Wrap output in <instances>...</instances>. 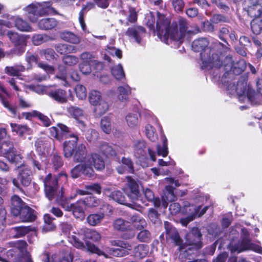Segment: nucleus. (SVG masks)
Instances as JSON below:
<instances>
[{"instance_id": "1", "label": "nucleus", "mask_w": 262, "mask_h": 262, "mask_svg": "<svg viewBox=\"0 0 262 262\" xmlns=\"http://www.w3.org/2000/svg\"><path fill=\"white\" fill-rule=\"evenodd\" d=\"M158 19L156 24V32L159 38L166 44L169 41H175L178 45L182 43L183 38L187 32V23L186 19L180 18L179 20V31L176 24H172L165 16L157 13Z\"/></svg>"}, {"instance_id": "2", "label": "nucleus", "mask_w": 262, "mask_h": 262, "mask_svg": "<svg viewBox=\"0 0 262 262\" xmlns=\"http://www.w3.org/2000/svg\"><path fill=\"white\" fill-rule=\"evenodd\" d=\"M208 45L207 38H198L193 41L192 48L194 52H201L202 69L209 70L213 68L219 69L222 66L223 62L215 50L207 48Z\"/></svg>"}, {"instance_id": "3", "label": "nucleus", "mask_w": 262, "mask_h": 262, "mask_svg": "<svg viewBox=\"0 0 262 262\" xmlns=\"http://www.w3.org/2000/svg\"><path fill=\"white\" fill-rule=\"evenodd\" d=\"M50 131L52 136L58 139L63 137L70 139L64 143L63 152L65 157H71L73 149L77 144L78 135L72 132L68 126L62 124H58L57 126L51 127Z\"/></svg>"}, {"instance_id": "4", "label": "nucleus", "mask_w": 262, "mask_h": 262, "mask_svg": "<svg viewBox=\"0 0 262 262\" xmlns=\"http://www.w3.org/2000/svg\"><path fill=\"white\" fill-rule=\"evenodd\" d=\"M232 84L231 90L232 91H235L240 101L244 102L245 99H247L253 104H260L262 96V79H258L256 83L258 94L256 93L249 85H247L244 82H238L236 85H234V83Z\"/></svg>"}, {"instance_id": "5", "label": "nucleus", "mask_w": 262, "mask_h": 262, "mask_svg": "<svg viewBox=\"0 0 262 262\" xmlns=\"http://www.w3.org/2000/svg\"><path fill=\"white\" fill-rule=\"evenodd\" d=\"M224 70L226 71L222 76V82L226 86L227 90L230 91V93H234L235 91H232L231 88L232 84L234 83L235 85V81H230L227 80V78L232 79L233 75H238L241 74L246 68V62L244 59H240L236 62H234L232 57L227 56L224 61Z\"/></svg>"}, {"instance_id": "6", "label": "nucleus", "mask_w": 262, "mask_h": 262, "mask_svg": "<svg viewBox=\"0 0 262 262\" xmlns=\"http://www.w3.org/2000/svg\"><path fill=\"white\" fill-rule=\"evenodd\" d=\"M241 235V242H239L237 244L231 243L230 248L232 252L241 253L245 251L252 250L258 253H262L261 247L251 242L249 233L247 229L245 228L242 229Z\"/></svg>"}, {"instance_id": "7", "label": "nucleus", "mask_w": 262, "mask_h": 262, "mask_svg": "<svg viewBox=\"0 0 262 262\" xmlns=\"http://www.w3.org/2000/svg\"><path fill=\"white\" fill-rule=\"evenodd\" d=\"M50 2L32 4L25 8L27 12V16L29 20L35 23L38 16H41L49 12L51 7Z\"/></svg>"}, {"instance_id": "8", "label": "nucleus", "mask_w": 262, "mask_h": 262, "mask_svg": "<svg viewBox=\"0 0 262 262\" xmlns=\"http://www.w3.org/2000/svg\"><path fill=\"white\" fill-rule=\"evenodd\" d=\"M87 248L89 251L92 253H97L99 255H103L105 257H110V256L116 257H123L128 254L126 248H106L105 252L102 251L95 245L91 243H87Z\"/></svg>"}, {"instance_id": "9", "label": "nucleus", "mask_w": 262, "mask_h": 262, "mask_svg": "<svg viewBox=\"0 0 262 262\" xmlns=\"http://www.w3.org/2000/svg\"><path fill=\"white\" fill-rule=\"evenodd\" d=\"M85 164L91 177L94 175L93 167L97 170H102L105 167V162L103 158L96 153L88 155L85 161Z\"/></svg>"}, {"instance_id": "10", "label": "nucleus", "mask_w": 262, "mask_h": 262, "mask_svg": "<svg viewBox=\"0 0 262 262\" xmlns=\"http://www.w3.org/2000/svg\"><path fill=\"white\" fill-rule=\"evenodd\" d=\"M42 182L46 197L49 200H53L56 193L58 187L57 179L55 176L49 173L44 179H42Z\"/></svg>"}, {"instance_id": "11", "label": "nucleus", "mask_w": 262, "mask_h": 262, "mask_svg": "<svg viewBox=\"0 0 262 262\" xmlns=\"http://www.w3.org/2000/svg\"><path fill=\"white\" fill-rule=\"evenodd\" d=\"M59 204L65 210L72 211L73 215L76 218L83 219L84 217V202L79 200L74 204H68L61 200Z\"/></svg>"}, {"instance_id": "12", "label": "nucleus", "mask_w": 262, "mask_h": 262, "mask_svg": "<svg viewBox=\"0 0 262 262\" xmlns=\"http://www.w3.org/2000/svg\"><path fill=\"white\" fill-rule=\"evenodd\" d=\"M202 234L198 228H193L191 232L186 235V244L190 247L188 249L199 250L202 247Z\"/></svg>"}, {"instance_id": "13", "label": "nucleus", "mask_w": 262, "mask_h": 262, "mask_svg": "<svg viewBox=\"0 0 262 262\" xmlns=\"http://www.w3.org/2000/svg\"><path fill=\"white\" fill-rule=\"evenodd\" d=\"M127 185L124 188V192L132 201L135 203L140 197L139 185L137 182L130 177H127Z\"/></svg>"}, {"instance_id": "14", "label": "nucleus", "mask_w": 262, "mask_h": 262, "mask_svg": "<svg viewBox=\"0 0 262 262\" xmlns=\"http://www.w3.org/2000/svg\"><path fill=\"white\" fill-rule=\"evenodd\" d=\"M185 207H186V212L190 213V215L182 220V224L185 226H186L189 222L193 220L196 216H201L203 215L208 208V206H206L200 211L201 209V206L196 207L193 205H188V206L185 205Z\"/></svg>"}, {"instance_id": "15", "label": "nucleus", "mask_w": 262, "mask_h": 262, "mask_svg": "<svg viewBox=\"0 0 262 262\" xmlns=\"http://www.w3.org/2000/svg\"><path fill=\"white\" fill-rule=\"evenodd\" d=\"M7 36L9 39L15 45V52L18 55L22 54L25 51L26 41L25 38L16 32L9 31L7 33Z\"/></svg>"}, {"instance_id": "16", "label": "nucleus", "mask_w": 262, "mask_h": 262, "mask_svg": "<svg viewBox=\"0 0 262 262\" xmlns=\"http://www.w3.org/2000/svg\"><path fill=\"white\" fill-rule=\"evenodd\" d=\"M16 149L10 140L5 141L0 146V155L7 157L12 161H15L18 156L15 155Z\"/></svg>"}, {"instance_id": "17", "label": "nucleus", "mask_w": 262, "mask_h": 262, "mask_svg": "<svg viewBox=\"0 0 262 262\" xmlns=\"http://www.w3.org/2000/svg\"><path fill=\"white\" fill-rule=\"evenodd\" d=\"M248 4L247 12L251 17H259L262 14V0H247Z\"/></svg>"}, {"instance_id": "18", "label": "nucleus", "mask_w": 262, "mask_h": 262, "mask_svg": "<svg viewBox=\"0 0 262 262\" xmlns=\"http://www.w3.org/2000/svg\"><path fill=\"white\" fill-rule=\"evenodd\" d=\"M18 168H19L18 180L23 186L28 187L32 181L31 170L26 165H21L20 166H18Z\"/></svg>"}, {"instance_id": "19", "label": "nucleus", "mask_w": 262, "mask_h": 262, "mask_svg": "<svg viewBox=\"0 0 262 262\" xmlns=\"http://www.w3.org/2000/svg\"><path fill=\"white\" fill-rule=\"evenodd\" d=\"M73 156V160L76 162H80L82 164H85L88 155L87 154L86 148L84 144H80L73 149L71 157Z\"/></svg>"}, {"instance_id": "20", "label": "nucleus", "mask_w": 262, "mask_h": 262, "mask_svg": "<svg viewBox=\"0 0 262 262\" xmlns=\"http://www.w3.org/2000/svg\"><path fill=\"white\" fill-rule=\"evenodd\" d=\"M126 34L135 39L137 43H140L142 38L145 36V29L141 26H135L128 28L126 32Z\"/></svg>"}, {"instance_id": "21", "label": "nucleus", "mask_w": 262, "mask_h": 262, "mask_svg": "<svg viewBox=\"0 0 262 262\" xmlns=\"http://www.w3.org/2000/svg\"><path fill=\"white\" fill-rule=\"evenodd\" d=\"M47 94L54 100L58 103H63L67 101V92L62 89H58L47 92Z\"/></svg>"}, {"instance_id": "22", "label": "nucleus", "mask_w": 262, "mask_h": 262, "mask_svg": "<svg viewBox=\"0 0 262 262\" xmlns=\"http://www.w3.org/2000/svg\"><path fill=\"white\" fill-rule=\"evenodd\" d=\"M33 230V228L31 226H17L10 229V234L12 237L19 238L25 236Z\"/></svg>"}, {"instance_id": "23", "label": "nucleus", "mask_w": 262, "mask_h": 262, "mask_svg": "<svg viewBox=\"0 0 262 262\" xmlns=\"http://www.w3.org/2000/svg\"><path fill=\"white\" fill-rule=\"evenodd\" d=\"M19 212L18 215L22 222H32L35 219L33 210L27 205L23 207Z\"/></svg>"}, {"instance_id": "24", "label": "nucleus", "mask_w": 262, "mask_h": 262, "mask_svg": "<svg viewBox=\"0 0 262 262\" xmlns=\"http://www.w3.org/2000/svg\"><path fill=\"white\" fill-rule=\"evenodd\" d=\"M11 212L14 216L19 214V211L26 205L17 195H14L11 197Z\"/></svg>"}, {"instance_id": "25", "label": "nucleus", "mask_w": 262, "mask_h": 262, "mask_svg": "<svg viewBox=\"0 0 262 262\" xmlns=\"http://www.w3.org/2000/svg\"><path fill=\"white\" fill-rule=\"evenodd\" d=\"M54 48L57 53L61 55L76 53L78 50L76 47L66 43H57Z\"/></svg>"}, {"instance_id": "26", "label": "nucleus", "mask_w": 262, "mask_h": 262, "mask_svg": "<svg viewBox=\"0 0 262 262\" xmlns=\"http://www.w3.org/2000/svg\"><path fill=\"white\" fill-rule=\"evenodd\" d=\"M71 174L73 178H77L81 174L91 178V175L88 171L85 164L80 163L75 166L71 170Z\"/></svg>"}, {"instance_id": "27", "label": "nucleus", "mask_w": 262, "mask_h": 262, "mask_svg": "<svg viewBox=\"0 0 262 262\" xmlns=\"http://www.w3.org/2000/svg\"><path fill=\"white\" fill-rule=\"evenodd\" d=\"M57 25V21L53 18H43L40 20L38 26L40 29L48 30H51Z\"/></svg>"}, {"instance_id": "28", "label": "nucleus", "mask_w": 262, "mask_h": 262, "mask_svg": "<svg viewBox=\"0 0 262 262\" xmlns=\"http://www.w3.org/2000/svg\"><path fill=\"white\" fill-rule=\"evenodd\" d=\"M60 37L66 41L73 44H78L80 42L79 36L70 31H64L60 34Z\"/></svg>"}, {"instance_id": "29", "label": "nucleus", "mask_w": 262, "mask_h": 262, "mask_svg": "<svg viewBox=\"0 0 262 262\" xmlns=\"http://www.w3.org/2000/svg\"><path fill=\"white\" fill-rule=\"evenodd\" d=\"M78 126L81 129V131L84 133L87 140L92 141L93 140V137H97V132L95 130L88 128L84 121H79Z\"/></svg>"}, {"instance_id": "30", "label": "nucleus", "mask_w": 262, "mask_h": 262, "mask_svg": "<svg viewBox=\"0 0 262 262\" xmlns=\"http://www.w3.org/2000/svg\"><path fill=\"white\" fill-rule=\"evenodd\" d=\"M99 149L100 151L106 157H114L117 152H119L116 150V146H112L106 143H102L99 147Z\"/></svg>"}, {"instance_id": "31", "label": "nucleus", "mask_w": 262, "mask_h": 262, "mask_svg": "<svg viewBox=\"0 0 262 262\" xmlns=\"http://www.w3.org/2000/svg\"><path fill=\"white\" fill-rule=\"evenodd\" d=\"M130 221L134 227L138 230L144 228L147 226L146 221L137 214L133 215L130 218Z\"/></svg>"}, {"instance_id": "32", "label": "nucleus", "mask_w": 262, "mask_h": 262, "mask_svg": "<svg viewBox=\"0 0 262 262\" xmlns=\"http://www.w3.org/2000/svg\"><path fill=\"white\" fill-rule=\"evenodd\" d=\"M113 227L115 229L121 231H127L131 229L130 223L121 218L117 219L114 222Z\"/></svg>"}, {"instance_id": "33", "label": "nucleus", "mask_w": 262, "mask_h": 262, "mask_svg": "<svg viewBox=\"0 0 262 262\" xmlns=\"http://www.w3.org/2000/svg\"><path fill=\"white\" fill-rule=\"evenodd\" d=\"M149 247L147 245L139 244L134 249V253L136 257L142 258L148 253Z\"/></svg>"}, {"instance_id": "34", "label": "nucleus", "mask_w": 262, "mask_h": 262, "mask_svg": "<svg viewBox=\"0 0 262 262\" xmlns=\"http://www.w3.org/2000/svg\"><path fill=\"white\" fill-rule=\"evenodd\" d=\"M94 106H95L94 108L95 113L99 116H101L106 113L109 108V104L104 99L98 102V104Z\"/></svg>"}, {"instance_id": "35", "label": "nucleus", "mask_w": 262, "mask_h": 262, "mask_svg": "<svg viewBox=\"0 0 262 262\" xmlns=\"http://www.w3.org/2000/svg\"><path fill=\"white\" fill-rule=\"evenodd\" d=\"M110 199L121 204H128L125 196L119 190H115L108 195Z\"/></svg>"}, {"instance_id": "36", "label": "nucleus", "mask_w": 262, "mask_h": 262, "mask_svg": "<svg viewBox=\"0 0 262 262\" xmlns=\"http://www.w3.org/2000/svg\"><path fill=\"white\" fill-rule=\"evenodd\" d=\"M67 112L69 114L77 120L78 123L79 121H81L79 118L84 116L83 111L81 108L75 106H71L68 107Z\"/></svg>"}, {"instance_id": "37", "label": "nucleus", "mask_w": 262, "mask_h": 262, "mask_svg": "<svg viewBox=\"0 0 262 262\" xmlns=\"http://www.w3.org/2000/svg\"><path fill=\"white\" fill-rule=\"evenodd\" d=\"M103 99L101 92L98 91L92 90L89 93V102L93 106L98 104Z\"/></svg>"}, {"instance_id": "38", "label": "nucleus", "mask_w": 262, "mask_h": 262, "mask_svg": "<svg viewBox=\"0 0 262 262\" xmlns=\"http://www.w3.org/2000/svg\"><path fill=\"white\" fill-rule=\"evenodd\" d=\"M25 68L23 66L17 65L12 67H6L5 68L6 73L13 76H19L20 72H24Z\"/></svg>"}, {"instance_id": "39", "label": "nucleus", "mask_w": 262, "mask_h": 262, "mask_svg": "<svg viewBox=\"0 0 262 262\" xmlns=\"http://www.w3.org/2000/svg\"><path fill=\"white\" fill-rule=\"evenodd\" d=\"M165 227L167 235H168L169 238L172 239L177 244H178L180 241V236L176 228L169 227L168 223L167 222H165Z\"/></svg>"}, {"instance_id": "40", "label": "nucleus", "mask_w": 262, "mask_h": 262, "mask_svg": "<svg viewBox=\"0 0 262 262\" xmlns=\"http://www.w3.org/2000/svg\"><path fill=\"white\" fill-rule=\"evenodd\" d=\"M80 59L84 63H89L94 64L97 66L101 65V62L94 59V55L90 52H85L82 53L80 56Z\"/></svg>"}, {"instance_id": "41", "label": "nucleus", "mask_w": 262, "mask_h": 262, "mask_svg": "<svg viewBox=\"0 0 262 262\" xmlns=\"http://www.w3.org/2000/svg\"><path fill=\"white\" fill-rule=\"evenodd\" d=\"M94 7L95 5L93 3H89L85 6H83L79 13V21L83 31H85L86 29V25L84 21L83 14Z\"/></svg>"}, {"instance_id": "42", "label": "nucleus", "mask_w": 262, "mask_h": 262, "mask_svg": "<svg viewBox=\"0 0 262 262\" xmlns=\"http://www.w3.org/2000/svg\"><path fill=\"white\" fill-rule=\"evenodd\" d=\"M15 26L21 31L29 32L32 31L31 27L28 23L19 17L15 19Z\"/></svg>"}, {"instance_id": "43", "label": "nucleus", "mask_w": 262, "mask_h": 262, "mask_svg": "<svg viewBox=\"0 0 262 262\" xmlns=\"http://www.w3.org/2000/svg\"><path fill=\"white\" fill-rule=\"evenodd\" d=\"M119 95L118 96V99L122 101H126L128 99V96L130 93V89L128 85H125L124 86H119L118 88Z\"/></svg>"}, {"instance_id": "44", "label": "nucleus", "mask_w": 262, "mask_h": 262, "mask_svg": "<svg viewBox=\"0 0 262 262\" xmlns=\"http://www.w3.org/2000/svg\"><path fill=\"white\" fill-rule=\"evenodd\" d=\"M35 145L39 152L45 154L46 152H48L50 144L46 140L38 139L35 141Z\"/></svg>"}, {"instance_id": "45", "label": "nucleus", "mask_w": 262, "mask_h": 262, "mask_svg": "<svg viewBox=\"0 0 262 262\" xmlns=\"http://www.w3.org/2000/svg\"><path fill=\"white\" fill-rule=\"evenodd\" d=\"M12 131L16 132L20 136H23L29 130V128L25 125H19L16 123H11L10 124Z\"/></svg>"}, {"instance_id": "46", "label": "nucleus", "mask_w": 262, "mask_h": 262, "mask_svg": "<svg viewBox=\"0 0 262 262\" xmlns=\"http://www.w3.org/2000/svg\"><path fill=\"white\" fill-rule=\"evenodd\" d=\"M104 218L103 213L90 214L87 218L88 223L92 226H95L99 224Z\"/></svg>"}, {"instance_id": "47", "label": "nucleus", "mask_w": 262, "mask_h": 262, "mask_svg": "<svg viewBox=\"0 0 262 262\" xmlns=\"http://www.w3.org/2000/svg\"><path fill=\"white\" fill-rule=\"evenodd\" d=\"M112 74L113 76L117 80H121L125 78V73L121 64H119L112 68Z\"/></svg>"}, {"instance_id": "48", "label": "nucleus", "mask_w": 262, "mask_h": 262, "mask_svg": "<svg viewBox=\"0 0 262 262\" xmlns=\"http://www.w3.org/2000/svg\"><path fill=\"white\" fill-rule=\"evenodd\" d=\"M145 133L147 137L151 142H155L158 139V135L156 133L155 129L151 125H146Z\"/></svg>"}, {"instance_id": "49", "label": "nucleus", "mask_w": 262, "mask_h": 262, "mask_svg": "<svg viewBox=\"0 0 262 262\" xmlns=\"http://www.w3.org/2000/svg\"><path fill=\"white\" fill-rule=\"evenodd\" d=\"M32 42L35 46H38L49 40V36L46 34H37L32 36Z\"/></svg>"}, {"instance_id": "50", "label": "nucleus", "mask_w": 262, "mask_h": 262, "mask_svg": "<svg viewBox=\"0 0 262 262\" xmlns=\"http://www.w3.org/2000/svg\"><path fill=\"white\" fill-rule=\"evenodd\" d=\"M38 53L41 56H44L45 59L47 60L51 61L55 58V53L52 49L48 48L40 50Z\"/></svg>"}, {"instance_id": "51", "label": "nucleus", "mask_w": 262, "mask_h": 262, "mask_svg": "<svg viewBox=\"0 0 262 262\" xmlns=\"http://www.w3.org/2000/svg\"><path fill=\"white\" fill-rule=\"evenodd\" d=\"M63 63L68 66L76 65L79 61L78 58L75 55H64L62 58Z\"/></svg>"}, {"instance_id": "52", "label": "nucleus", "mask_w": 262, "mask_h": 262, "mask_svg": "<svg viewBox=\"0 0 262 262\" xmlns=\"http://www.w3.org/2000/svg\"><path fill=\"white\" fill-rule=\"evenodd\" d=\"M101 128L106 134H110L111 132L112 126L111 119L108 117H104L101 120Z\"/></svg>"}, {"instance_id": "53", "label": "nucleus", "mask_w": 262, "mask_h": 262, "mask_svg": "<svg viewBox=\"0 0 262 262\" xmlns=\"http://www.w3.org/2000/svg\"><path fill=\"white\" fill-rule=\"evenodd\" d=\"M146 147L145 142L143 140H139L134 143V150L139 156L143 155Z\"/></svg>"}, {"instance_id": "54", "label": "nucleus", "mask_w": 262, "mask_h": 262, "mask_svg": "<svg viewBox=\"0 0 262 262\" xmlns=\"http://www.w3.org/2000/svg\"><path fill=\"white\" fill-rule=\"evenodd\" d=\"M126 121L130 127H134L137 126L138 123L137 114H128L126 117Z\"/></svg>"}, {"instance_id": "55", "label": "nucleus", "mask_w": 262, "mask_h": 262, "mask_svg": "<svg viewBox=\"0 0 262 262\" xmlns=\"http://www.w3.org/2000/svg\"><path fill=\"white\" fill-rule=\"evenodd\" d=\"M251 28L254 34H260L262 30L261 21L258 19H253L251 22Z\"/></svg>"}, {"instance_id": "56", "label": "nucleus", "mask_w": 262, "mask_h": 262, "mask_svg": "<svg viewBox=\"0 0 262 262\" xmlns=\"http://www.w3.org/2000/svg\"><path fill=\"white\" fill-rule=\"evenodd\" d=\"M75 92L77 97L80 99H83L86 96V90L85 88L80 84H78L75 88Z\"/></svg>"}, {"instance_id": "57", "label": "nucleus", "mask_w": 262, "mask_h": 262, "mask_svg": "<svg viewBox=\"0 0 262 262\" xmlns=\"http://www.w3.org/2000/svg\"><path fill=\"white\" fill-rule=\"evenodd\" d=\"M84 202V206L89 207H94L98 206L100 201L94 196H90L82 200Z\"/></svg>"}, {"instance_id": "58", "label": "nucleus", "mask_w": 262, "mask_h": 262, "mask_svg": "<svg viewBox=\"0 0 262 262\" xmlns=\"http://www.w3.org/2000/svg\"><path fill=\"white\" fill-rule=\"evenodd\" d=\"M167 139L164 136L163 141V146L161 147L160 145H157V152L159 155H161L163 157H166L168 153Z\"/></svg>"}, {"instance_id": "59", "label": "nucleus", "mask_w": 262, "mask_h": 262, "mask_svg": "<svg viewBox=\"0 0 262 262\" xmlns=\"http://www.w3.org/2000/svg\"><path fill=\"white\" fill-rule=\"evenodd\" d=\"M85 188L88 190L89 193L95 192L99 194L101 192V187L100 184L98 183L86 185L85 186Z\"/></svg>"}, {"instance_id": "60", "label": "nucleus", "mask_w": 262, "mask_h": 262, "mask_svg": "<svg viewBox=\"0 0 262 262\" xmlns=\"http://www.w3.org/2000/svg\"><path fill=\"white\" fill-rule=\"evenodd\" d=\"M52 164L54 169H57L61 167L63 164L62 159L57 153H54L52 159Z\"/></svg>"}, {"instance_id": "61", "label": "nucleus", "mask_w": 262, "mask_h": 262, "mask_svg": "<svg viewBox=\"0 0 262 262\" xmlns=\"http://www.w3.org/2000/svg\"><path fill=\"white\" fill-rule=\"evenodd\" d=\"M151 234L147 230H141L137 235V238L141 242H147L150 240Z\"/></svg>"}, {"instance_id": "62", "label": "nucleus", "mask_w": 262, "mask_h": 262, "mask_svg": "<svg viewBox=\"0 0 262 262\" xmlns=\"http://www.w3.org/2000/svg\"><path fill=\"white\" fill-rule=\"evenodd\" d=\"M34 114L42 122L44 126L48 127L51 125V120L47 116L36 111H34Z\"/></svg>"}, {"instance_id": "63", "label": "nucleus", "mask_w": 262, "mask_h": 262, "mask_svg": "<svg viewBox=\"0 0 262 262\" xmlns=\"http://www.w3.org/2000/svg\"><path fill=\"white\" fill-rule=\"evenodd\" d=\"M86 238L93 241H97L101 238L100 234L95 230H88L85 232Z\"/></svg>"}, {"instance_id": "64", "label": "nucleus", "mask_w": 262, "mask_h": 262, "mask_svg": "<svg viewBox=\"0 0 262 262\" xmlns=\"http://www.w3.org/2000/svg\"><path fill=\"white\" fill-rule=\"evenodd\" d=\"M210 21L212 23L218 24L221 22L228 23L229 21V19L222 15L214 14L211 17Z\"/></svg>"}]
</instances>
